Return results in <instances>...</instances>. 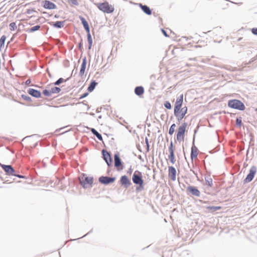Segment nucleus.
Wrapping results in <instances>:
<instances>
[{"mask_svg": "<svg viewBox=\"0 0 257 257\" xmlns=\"http://www.w3.org/2000/svg\"><path fill=\"white\" fill-rule=\"evenodd\" d=\"M183 101V94H181L176 99L174 106V115L178 121H180L185 116L187 112V107L181 108Z\"/></svg>", "mask_w": 257, "mask_h": 257, "instance_id": "obj_1", "label": "nucleus"}, {"mask_svg": "<svg viewBox=\"0 0 257 257\" xmlns=\"http://www.w3.org/2000/svg\"><path fill=\"white\" fill-rule=\"evenodd\" d=\"M95 5L101 12L106 14H111L114 11V6L109 4L107 1L103 3H95Z\"/></svg>", "mask_w": 257, "mask_h": 257, "instance_id": "obj_2", "label": "nucleus"}, {"mask_svg": "<svg viewBox=\"0 0 257 257\" xmlns=\"http://www.w3.org/2000/svg\"><path fill=\"white\" fill-rule=\"evenodd\" d=\"M187 123L186 122H184L182 123L177 129L176 139L179 143H183L184 141L185 134L187 132Z\"/></svg>", "mask_w": 257, "mask_h": 257, "instance_id": "obj_3", "label": "nucleus"}, {"mask_svg": "<svg viewBox=\"0 0 257 257\" xmlns=\"http://www.w3.org/2000/svg\"><path fill=\"white\" fill-rule=\"evenodd\" d=\"M79 180L81 185L86 188L91 187L93 182L92 177L87 176L84 174L79 178Z\"/></svg>", "mask_w": 257, "mask_h": 257, "instance_id": "obj_4", "label": "nucleus"}, {"mask_svg": "<svg viewBox=\"0 0 257 257\" xmlns=\"http://www.w3.org/2000/svg\"><path fill=\"white\" fill-rule=\"evenodd\" d=\"M228 105L229 107L237 109L240 110H243L245 109V106L240 100L233 99L228 101Z\"/></svg>", "mask_w": 257, "mask_h": 257, "instance_id": "obj_5", "label": "nucleus"}, {"mask_svg": "<svg viewBox=\"0 0 257 257\" xmlns=\"http://www.w3.org/2000/svg\"><path fill=\"white\" fill-rule=\"evenodd\" d=\"M132 180L135 184L139 185L141 187H143L144 181L142 178L141 172L136 171L133 174Z\"/></svg>", "mask_w": 257, "mask_h": 257, "instance_id": "obj_6", "label": "nucleus"}, {"mask_svg": "<svg viewBox=\"0 0 257 257\" xmlns=\"http://www.w3.org/2000/svg\"><path fill=\"white\" fill-rule=\"evenodd\" d=\"M256 172V167L254 166L251 167L249 170V174L247 175L246 177L244 180V182L246 183L251 181L255 176Z\"/></svg>", "mask_w": 257, "mask_h": 257, "instance_id": "obj_7", "label": "nucleus"}, {"mask_svg": "<svg viewBox=\"0 0 257 257\" xmlns=\"http://www.w3.org/2000/svg\"><path fill=\"white\" fill-rule=\"evenodd\" d=\"M186 191L188 193L196 197H199L200 196V192L199 190L196 187L192 186H188L186 188Z\"/></svg>", "mask_w": 257, "mask_h": 257, "instance_id": "obj_8", "label": "nucleus"}, {"mask_svg": "<svg viewBox=\"0 0 257 257\" xmlns=\"http://www.w3.org/2000/svg\"><path fill=\"white\" fill-rule=\"evenodd\" d=\"M169 155L168 156V158L171 163L172 164H174L176 162V159L174 154V148L172 143H171V144L169 147Z\"/></svg>", "mask_w": 257, "mask_h": 257, "instance_id": "obj_9", "label": "nucleus"}, {"mask_svg": "<svg viewBox=\"0 0 257 257\" xmlns=\"http://www.w3.org/2000/svg\"><path fill=\"white\" fill-rule=\"evenodd\" d=\"M115 180V177L102 176L99 178V182L103 184H108L113 183Z\"/></svg>", "mask_w": 257, "mask_h": 257, "instance_id": "obj_10", "label": "nucleus"}, {"mask_svg": "<svg viewBox=\"0 0 257 257\" xmlns=\"http://www.w3.org/2000/svg\"><path fill=\"white\" fill-rule=\"evenodd\" d=\"M176 170L173 166L168 167V176L172 180L175 181L176 179Z\"/></svg>", "mask_w": 257, "mask_h": 257, "instance_id": "obj_11", "label": "nucleus"}, {"mask_svg": "<svg viewBox=\"0 0 257 257\" xmlns=\"http://www.w3.org/2000/svg\"><path fill=\"white\" fill-rule=\"evenodd\" d=\"M1 167L4 169V170L6 172L7 175H15L14 174L15 170L10 165H6L0 164Z\"/></svg>", "mask_w": 257, "mask_h": 257, "instance_id": "obj_12", "label": "nucleus"}, {"mask_svg": "<svg viewBox=\"0 0 257 257\" xmlns=\"http://www.w3.org/2000/svg\"><path fill=\"white\" fill-rule=\"evenodd\" d=\"M114 166L117 170H121L123 169V166L121 160L118 155H114Z\"/></svg>", "mask_w": 257, "mask_h": 257, "instance_id": "obj_13", "label": "nucleus"}, {"mask_svg": "<svg viewBox=\"0 0 257 257\" xmlns=\"http://www.w3.org/2000/svg\"><path fill=\"white\" fill-rule=\"evenodd\" d=\"M120 182L121 185L123 186L125 188H127L131 184V181L125 175L121 177Z\"/></svg>", "mask_w": 257, "mask_h": 257, "instance_id": "obj_14", "label": "nucleus"}, {"mask_svg": "<svg viewBox=\"0 0 257 257\" xmlns=\"http://www.w3.org/2000/svg\"><path fill=\"white\" fill-rule=\"evenodd\" d=\"M103 158L108 166L111 165L112 160L110 154L105 150L102 151Z\"/></svg>", "mask_w": 257, "mask_h": 257, "instance_id": "obj_15", "label": "nucleus"}, {"mask_svg": "<svg viewBox=\"0 0 257 257\" xmlns=\"http://www.w3.org/2000/svg\"><path fill=\"white\" fill-rule=\"evenodd\" d=\"M43 7L45 9L50 10L55 9L56 8V6L54 3L47 0L43 2Z\"/></svg>", "mask_w": 257, "mask_h": 257, "instance_id": "obj_16", "label": "nucleus"}, {"mask_svg": "<svg viewBox=\"0 0 257 257\" xmlns=\"http://www.w3.org/2000/svg\"><path fill=\"white\" fill-rule=\"evenodd\" d=\"M28 92L29 94L35 97L39 98L41 97V92L39 91L35 90L33 88H30L28 90Z\"/></svg>", "mask_w": 257, "mask_h": 257, "instance_id": "obj_17", "label": "nucleus"}, {"mask_svg": "<svg viewBox=\"0 0 257 257\" xmlns=\"http://www.w3.org/2000/svg\"><path fill=\"white\" fill-rule=\"evenodd\" d=\"M139 6L141 8L142 11L147 15H151L152 14V11L147 6L143 5L142 4H139Z\"/></svg>", "mask_w": 257, "mask_h": 257, "instance_id": "obj_18", "label": "nucleus"}, {"mask_svg": "<svg viewBox=\"0 0 257 257\" xmlns=\"http://www.w3.org/2000/svg\"><path fill=\"white\" fill-rule=\"evenodd\" d=\"M86 64H87V62H86V59H83L82 60V63L81 65V68H80V72H79V75L81 76H83V75L85 73V71L86 67Z\"/></svg>", "mask_w": 257, "mask_h": 257, "instance_id": "obj_19", "label": "nucleus"}, {"mask_svg": "<svg viewBox=\"0 0 257 257\" xmlns=\"http://www.w3.org/2000/svg\"><path fill=\"white\" fill-rule=\"evenodd\" d=\"M198 154V153L197 148L195 146H193L191 148V159L193 160V159H196L197 157Z\"/></svg>", "mask_w": 257, "mask_h": 257, "instance_id": "obj_20", "label": "nucleus"}, {"mask_svg": "<svg viewBox=\"0 0 257 257\" xmlns=\"http://www.w3.org/2000/svg\"><path fill=\"white\" fill-rule=\"evenodd\" d=\"M80 19L81 21L82 24L84 29H85L86 31L87 32V33H89V32H90V29H89V27L87 22L82 17H80Z\"/></svg>", "mask_w": 257, "mask_h": 257, "instance_id": "obj_21", "label": "nucleus"}, {"mask_svg": "<svg viewBox=\"0 0 257 257\" xmlns=\"http://www.w3.org/2000/svg\"><path fill=\"white\" fill-rule=\"evenodd\" d=\"M135 92L137 95H142L144 93V89L142 86H138L136 87Z\"/></svg>", "mask_w": 257, "mask_h": 257, "instance_id": "obj_22", "label": "nucleus"}, {"mask_svg": "<svg viewBox=\"0 0 257 257\" xmlns=\"http://www.w3.org/2000/svg\"><path fill=\"white\" fill-rule=\"evenodd\" d=\"M205 180L206 185L207 186H208V187H211L212 186L213 180L210 177L208 176V177H205Z\"/></svg>", "mask_w": 257, "mask_h": 257, "instance_id": "obj_23", "label": "nucleus"}, {"mask_svg": "<svg viewBox=\"0 0 257 257\" xmlns=\"http://www.w3.org/2000/svg\"><path fill=\"white\" fill-rule=\"evenodd\" d=\"M97 84V83L95 81H92L90 85L89 86V87H88V90L89 91V92H91L95 88L96 85Z\"/></svg>", "mask_w": 257, "mask_h": 257, "instance_id": "obj_24", "label": "nucleus"}, {"mask_svg": "<svg viewBox=\"0 0 257 257\" xmlns=\"http://www.w3.org/2000/svg\"><path fill=\"white\" fill-rule=\"evenodd\" d=\"M50 92L51 94H54V93H58L60 92L61 89L59 87H52L50 89Z\"/></svg>", "mask_w": 257, "mask_h": 257, "instance_id": "obj_25", "label": "nucleus"}, {"mask_svg": "<svg viewBox=\"0 0 257 257\" xmlns=\"http://www.w3.org/2000/svg\"><path fill=\"white\" fill-rule=\"evenodd\" d=\"M221 208V206H207L206 207V209L208 210L211 211L212 212L216 211L218 210H219Z\"/></svg>", "mask_w": 257, "mask_h": 257, "instance_id": "obj_26", "label": "nucleus"}, {"mask_svg": "<svg viewBox=\"0 0 257 257\" xmlns=\"http://www.w3.org/2000/svg\"><path fill=\"white\" fill-rule=\"evenodd\" d=\"M87 39L89 43L88 49H90L92 45V39L90 32H89V33H87Z\"/></svg>", "mask_w": 257, "mask_h": 257, "instance_id": "obj_27", "label": "nucleus"}, {"mask_svg": "<svg viewBox=\"0 0 257 257\" xmlns=\"http://www.w3.org/2000/svg\"><path fill=\"white\" fill-rule=\"evenodd\" d=\"M176 126L175 123H173L171 125L169 131V134L170 135H172L174 133Z\"/></svg>", "mask_w": 257, "mask_h": 257, "instance_id": "obj_28", "label": "nucleus"}, {"mask_svg": "<svg viewBox=\"0 0 257 257\" xmlns=\"http://www.w3.org/2000/svg\"><path fill=\"white\" fill-rule=\"evenodd\" d=\"M92 132L94 135L96 136V137L98 138V140L100 141L102 140L101 135L99 133H98L95 129H92Z\"/></svg>", "mask_w": 257, "mask_h": 257, "instance_id": "obj_29", "label": "nucleus"}, {"mask_svg": "<svg viewBox=\"0 0 257 257\" xmlns=\"http://www.w3.org/2000/svg\"><path fill=\"white\" fill-rule=\"evenodd\" d=\"M53 26L55 27L61 28L63 27L64 26V22H60V21L56 22V23H55L53 24Z\"/></svg>", "mask_w": 257, "mask_h": 257, "instance_id": "obj_30", "label": "nucleus"}, {"mask_svg": "<svg viewBox=\"0 0 257 257\" xmlns=\"http://www.w3.org/2000/svg\"><path fill=\"white\" fill-rule=\"evenodd\" d=\"M43 94L46 96H51L52 94L50 92V89H45L43 91Z\"/></svg>", "mask_w": 257, "mask_h": 257, "instance_id": "obj_31", "label": "nucleus"}, {"mask_svg": "<svg viewBox=\"0 0 257 257\" xmlns=\"http://www.w3.org/2000/svg\"><path fill=\"white\" fill-rule=\"evenodd\" d=\"M40 28V26L39 25L35 26L34 27H32L30 29V32H33L34 31H37V30H39Z\"/></svg>", "mask_w": 257, "mask_h": 257, "instance_id": "obj_32", "label": "nucleus"}, {"mask_svg": "<svg viewBox=\"0 0 257 257\" xmlns=\"http://www.w3.org/2000/svg\"><path fill=\"white\" fill-rule=\"evenodd\" d=\"M65 81V80L63 78H60L57 81H56L54 84H55V85H58L60 83H63Z\"/></svg>", "mask_w": 257, "mask_h": 257, "instance_id": "obj_33", "label": "nucleus"}, {"mask_svg": "<svg viewBox=\"0 0 257 257\" xmlns=\"http://www.w3.org/2000/svg\"><path fill=\"white\" fill-rule=\"evenodd\" d=\"M10 27L11 30L14 31L17 28L15 23H11L10 24Z\"/></svg>", "mask_w": 257, "mask_h": 257, "instance_id": "obj_34", "label": "nucleus"}, {"mask_svg": "<svg viewBox=\"0 0 257 257\" xmlns=\"http://www.w3.org/2000/svg\"><path fill=\"white\" fill-rule=\"evenodd\" d=\"M22 96V97L24 100H26V101H31V98L29 96H27V95H24V94H23V95H22V96Z\"/></svg>", "mask_w": 257, "mask_h": 257, "instance_id": "obj_35", "label": "nucleus"}, {"mask_svg": "<svg viewBox=\"0 0 257 257\" xmlns=\"http://www.w3.org/2000/svg\"><path fill=\"white\" fill-rule=\"evenodd\" d=\"M164 106L167 109H170L171 108V104L169 101H166L164 103Z\"/></svg>", "mask_w": 257, "mask_h": 257, "instance_id": "obj_36", "label": "nucleus"}, {"mask_svg": "<svg viewBox=\"0 0 257 257\" xmlns=\"http://www.w3.org/2000/svg\"><path fill=\"white\" fill-rule=\"evenodd\" d=\"M6 39V37L5 35L2 36L0 39V43H1V44L4 45Z\"/></svg>", "mask_w": 257, "mask_h": 257, "instance_id": "obj_37", "label": "nucleus"}, {"mask_svg": "<svg viewBox=\"0 0 257 257\" xmlns=\"http://www.w3.org/2000/svg\"><path fill=\"white\" fill-rule=\"evenodd\" d=\"M251 32L253 34L257 35V28H254L251 29Z\"/></svg>", "mask_w": 257, "mask_h": 257, "instance_id": "obj_38", "label": "nucleus"}, {"mask_svg": "<svg viewBox=\"0 0 257 257\" xmlns=\"http://www.w3.org/2000/svg\"><path fill=\"white\" fill-rule=\"evenodd\" d=\"M88 95V93H84L83 95H82L80 97L79 99H82V98H84V97H86Z\"/></svg>", "mask_w": 257, "mask_h": 257, "instance_id": "obj_39", "label": "nucleus"}, {"mask_svg": "<svg viewBox=\"0 0 257 257\" xmlns=\"http://www.w3.org/2000/svg\"><path fill=\"white\" fill-rule=\"evenodd\" d=\"M68 1L72 2L74 5H76L77 4L76 0H68Z\"/></svg>", "mask_w": 257, "mask_h": 257, "instance_id": "obj_40", "label": "nucleus"}, {"mask_svg": "<svg viewBox=\"0 0 257 257\" xmlns=\"http://www.w3.org/2000/svg\"><path fill=\"white\" fill-rule=\"evenodd\" d=\"M145 141H146V143L147 146V150L148 151L149 150V148L148 139L147 138H146Z\"/></svg>", "mask_w": 257, "mask_h": 257, "instance_id": "obj_41", "label": "nucleus"}, {"mask_svg": "<svg viewBox=\"0 0 257 257\" xmlns=\"http://www.w3.org/2000/svg\"><path fill=\"white\" fill-rule=\"evenodd\" d=\"M162 33H163V34L166 36V37H168V35L167 34V33L166 32V31L164 30H162Z\"/></svg>", "mask_w": 257, "mask_h": 257, "instance_id": "obj_42", "label": "nucleus"}, {"mask_svg": "<svg viewBox=\"0 0 257 257\" xmlns=\"http://www.w3.org/2000/svg\"><path fill=\"white\" fill-rule=\"evenodd\" d=\"M236 122H237V123H238V124H240V123H241V120L240 119H239L237 118V119H236Z\"/></svg>", "mask_w": 257, "mask_h": 257, "instance_id": "obj_43", "label": "nucleus"}, {"mask_svg": "<svg viewBox=\"0 0 257 257\" xmlns=\"http://www.w3.org/2000/svg\"><path fill=\"white\" fill-rule=\"evenodd\" d=\"M15 176H17V177H18L20 178H24V177L23 176H22V175H15Z\"/></svg>", "mask_w": 257, "mask_h": 257, "instance_id": "obj_44", "label": "nucleus"}, {"mask_svg": "<svg viewBox=\"0 0 257 257\" xmlns=\"http://www.w3.org/2000/svg\"><path fill=\"white\" fill-rule=\"evenodd\" d=\"M30 82H31V81H30V80H27L26 81V84H30Z\"/></svg>", "mask_w": 257, "mask_h": 257, "instance_id": "obj_45", "label": "nucleus"}, {"mask_svg": "<svg viewBox=\"0 0 257 257\" xmlns=\"http://www.w3.org/2000/svg\"><path fill=\"white\" fill-rule=\"evenodd\" d=\"M255 110L257 111V108L256 109V110Z\"/></svg>", "mask_w": 257, "mask_h": 257, "instance_id": "obj_46", "label": "nucleus"}]
</instances>
